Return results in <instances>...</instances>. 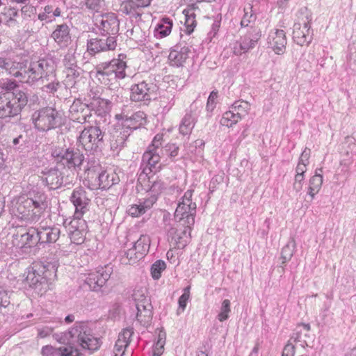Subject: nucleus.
Masks as SVG:
<instances>
[{
  "instance_id": "obj_1",
  "label": "nucleus",
  "mask_w": 356,
  "mask_h": 356,
  "mask_svg": "<svg viewBox=\"0 0 356 356\" xmlns=\"http://www.w3.org/2000/svg\"><path fill=\"white\" fill-rule=\"evenodd\" d=\"M61 337L54 334V338L60 343H67L68 346L54 348L51 346H44L43 356H80L78 347L91 351L97 350L101 345L99 339L92 334L91 330L84 323H76L67 332L62 333Z\"/></svg>"
},
{
  "instance_id": "obj_2",
  "label": "nucleus",
  "mask_w": 356,
  "mask_h": 356,
  "mask_svg": "<svg viewBox=\"0 0 356 356\" xmlns=\"http://www.w3.org/2000/svg\"><path fill=\"white\" fill-rule=\"evenodd\" d=\"M10 58L0 57V67L4 69L10 74L20 77V81L33 83L39 79L52 76L54 70V62L51 59H40L31 62L28 67H21Z\"/></svg>"
},
{
  "instance_id": "obj_3",
  "label": "nucleus",
  "mask_w": 356,
  "mask_h": 356,
  "mask_svg": "<svg viewBox=\"0 0 356 356\" xmlns=\"http://www.w3.org/2000/svg\"><path fill=\"white\" fill-rule=\"evenodd\" d=\"M193 190H187L178 202L175 212V218L185 227L181 235L178 236L177 243L184 247L191 238V232L195 223L197 205L192 200Z\"/></svg>"
},
{
  "instance_id": "obj_4",
  "label": "nucleus",
  "mask_w": 356,
  "mask_h": 356,
  "mask_svg": "<svg viewBox=\"0 0 356 356\" xmlns=\"http://www.w3.org/2000/svg\"><path fill=\"white\" fill-rule=\"evenodd\" d=\"M47 197L42 192L29 193L18 198L15 207L22 218L37 220L47 207Z\"/></svg>"
},
{
  "instance_id": "obj_5",
  "label": "nucleus",
  "mask_w": 356,
  "mask_h": 356,
  "mask_svg": "<svg viewBox=\"0 0 356 356\" xmlns=\"http://www.w3.org/2000/svg\"><path fill=\"white\" fill-rule=\"evenodd\" d=\"M25 282L38 295H43L49 289V280L55 273L54 266L49 264L34 262L27 268Z\"/></svg>"
},
{
  "instance_id": "obj_6",
  "label": "nucleus",
  "mask_w": 356,
  "mask_h": 356,
  "mask_svg": "<svg viewBox=\"0 0 356 356\" xmlns=\"http://www.w3.org/2000/svg\"><path fill=\"white\" fill-rule=\"evenodd\" d=\"M126 67L125 62L119 59H113L97 66V77L104 85H113L118 79L125 77Z\"/></svg>"
},
{
  "instance_id": "obj_7",
  "label": "nucleus",
  "mask_w": 356,
  "mask_h": 356,
  "mask_svg": "<svg viewBox=\"0 0 356 356\" xmlns=\"http://www.w3.org/2000/svg\"><path fill=\"white\" fill-rule=\"evenodd\" d=\"M28 95L20 92H0V118L19 115L28 103Z\"/></svg>"
},
{
  "instance_id": "obj_8",
  "label": "nucleus",
  "mask_w": 356,
  "mask_h": 356,
  "mask_svg": "<svg viewBox=\"0 0 356 356\" xmlns=\"http://www.w3.org/2000/svg\"><path fill=\"white\" fill-rule=\"evenodd\" d=\"M42 181L50 189H57L61 186L71 185L75 179V175L72 170L63 168V170L58 167L45 168L42 171Z\"/></svg>"
},
{
  "instance_id": "obj_9",
  "label": "nucleus",
  "mask_w": 356,
  "mask_h": 356,
  "mask_svg": "<svg viewBox=\"0 0 356 356\" xmlns=\"http://www.w3.org/2000/svg\"><path fill=\"white\" fill-rule=\"evenodd\" d=\"M35 127L41 131H47L61 124V116L51 107H46L35 111L32 115Z\"/></svg>"
},
{
  "instance_id": "obj_10",
  "label": "nucleus",
  "mask_w": 356,
  "mask_h": 356,
  "mask_svg": "<svg viewBox=\"0 0 356 356\" xmlns=\"http://www.w3.org/2000/svg\"><path fill=\"white\" fill-rule=\"evenodd\" d=\"M104 132L98 126H88L81 132L78 141L88 152L96 151L103 144Z\"/></svg>"
},
{
  "instance_id": "obj_11",
  "label": "nucleus",
  "mask_w": 356,
  "mask_h": 356,
  "mask_svg": "<svg viewBox=\"0 0 356 356\" xmlns=\"http://www.w3.org/2000/svg\"><path fill=\"white\" fill-rule=\"evenodd\" d=\"M52 156L58 162H62L67 169L70 170L74 168L76 170H81L84 163V156L77 149L68 148L66 149H54Z\"/></svg>"
},
{
  "instance_id": "obj_12",
  "label": "nucleus",
  "mask_w": 356,
  "mask_h": 356,
  "mask_svg": "<svg viewBox=\"0 0 356 356\" xmlns=\"http://www.w3.org/2000/svg\"><path fill=\"white\" fill-rule=\"evenodd\" d=\"M113 269L109 266L99 268L84 275L83 281L92 291H99L110 278Z\"/></svg>"
},
{
  "instance_id": "obj_13",
  "label": "nucleus",
  "mask_w": 356,
  "mask_h": 356,
  "mask_svg": "<svg viewBox=\"0 0 356 356\" xmlns=\"http://www.w3.org/2000/svg\"><path fill=\"white\" fill-rule=\"evenodd\" d=\"M35 233V227H17L12 235V244L19 248L34 246L36 245Z\"/></svg>"
},
{
  "instance_id": "obj_14",
  "label": "nucleus",
  "mask_w": 356,
  "mask_h": 356,
  "mask_svg": "<svg viewBox=\"0 0 356 356\" xmlns=\"http://www.w3.org/2000/svg\"><path fill=\"white\" fill-rule=\"evenodd\" d=\"M117 46V41L113 36L102 35L101 37L91 38L87 42V51L95 55L102 51L114 50Z\"/></svg>"
},
{
  "instance_id": "obj_15",
  "label": "nucleus",
  "mask_w": 356,
  "mask_h": 356,
  "mask_svg": "<svg viewBox=\"0 0 356 356\" xmlns=\"http://www.w3.org/2000/svg\"><path fill=\"white\" fill-rule=\"evenodd\" d=\"M70 201L75 207L74 217L83 218V215L88 211L90 200L83 187L79 186L74 189L70 196Z\"/></svg>"
},
{
  "instance_id": "obj_16",
  "label": "nucleus",
  "mask_w": 356,
  "mask_h": 356,
  "mask_svg": "<svg viewBox=\"0 0 356 356\" xmlns=\"http://www.w3.org/2000/svg\"><path fill=\"white\" fill-rule=\"evenodd\" d=\"M86 221L82 218H75L70 222L68 227V234L72 243L80 245L82 244L87 233Z\"/></svg>"
},
{
  "instance_id": "obj_17",
  "label": "nucleus",
  "mask_w": 356,
  "mask_h": 356,
  "mask_svg": "<svg viewBox=\"0 0 356 356\" xmlns=\"http://www.w3.org/2000/svg\"><path fill=\"white\" fill-rule=\"evenodd\" d=\"M69 111L70 119L81 124L90 122L92 117V111L89 106L79 99L74 101Z\"/></svg>"
},
{
  "instance_id": "obj_18",
  "label": "nucleus",
  "mask_w": 356,
  "mask_h": 356,
  "mask_svg": "<svg viewBox=\"0 0 356 356\" xmlns=\"http://www.w3.org/2000/svg\"><path fill=\"white\" fill-rule=\"evenodd\" d=\"M310 28L311 26L309 22H296L293 27L294 42L300 46L309 44L312 40Z\"/></svg>"
},
{
  "instance_id": "obj_19",
  "label": "nucleus",
  "mask_w": 356,
  "mask_h": 356,
  "mask_svg": "<svg viewBox=\"0 0 356 356\" xmlns=\"http://www.w3.org/2000/svg\"><path fill=\"white\" fill-rule=\"evenodd\" d=\"M36 245L55 243L59 238L60 231L57 227L39 226L35 228Z\"/></svg>"
},
{
  "instance_id": "obj_20",
  "label": "nucleus",
  "mask_w": 356,
  "mask_h": 356,
  "mask_svg": "<svg viewBox=\"0 0 356 356\" xmlns=\"http://www.w3.org/2000/svg\"><path fill=\"white\" fill-rule=\"evenodd\" d=\"M268 43L276 54H283L287 43L285 32L281 29L272 30L268 37Z\"/></svg>"
},
{
  "instance_id": "obj_21",
  "label": "nucleus",
  "mask_w": 356,
  "mask_h": 356,
  "mask_svg": "<svg viewBox=\"0 0 356 356\" xmlns=\"http://www.w3.org/2000/svg\"><path fill=\"white\" fill-rule=\"evenodd\" d=\"M154 88L153 83L146 81L135 84L131 88V99L134 102L149 100Z\"/></svg>"
},
{
  "instance_id": "obj_22",
  "label": "nucleus",
  "mask_w": 356,
  "mask_h": 356,
  "mask_svg": "<svg viewBox=\"0 0 356 356\" xmlns=\"http://www.w3.org/2000/svg\"><path fill=\"white\" fill-rule=\"evenodd\" d=\"M147 290L145 286H137L134 288L132 298L137 312H151L152 306L147 296Z\"/></svg>"
},
{
  "instance_id": "obj_23",
  "label": "nucleus",
  "mask_w": 356,
  "mask_h": 356,
  "mask_svg": "<svg viewBox=\"0 0 356 356\" xmlns=\"http://www.w3.org/2000/svg\"><path fill=\"white\" fill-rule=\"evenodd\" d=\"M152 0H126L120 6L121 11L127 15L140 17V11L149 6Z\"/></svg>"
},
{
  "instance_id": "obj_24",
  "label": "nucleus",
  "mask_w": 356,
  "mask_h": 356,
  "mask_svg": "<svg viewBox=\"0 0 356 356\" xmlns=\"http://www.w3.org/2000/svg\"><path fill=\"white\" fill-rule=\"evenodd\" d=\"M190 48L188 46H182L181 44L175 45L171 49L168 56L170 65L176 67L183 66L188 58Z\"/></svg>"
},
{
  "instance_id": "obj_25",
  "label": "nucleus",
  "mask_w": 356,
  "mask_h": 356,
  "mask_svg": "<svg viewBox=\"0 0 356 356\" xmlns=\"http://www.w3.org/2000/svg\"><path fill=\"white\" fill-rule=\"evenodd\" d=\"M261 36L260 29H254L251 32H249L243 38L239 44V49L236 47L234 48L235 54H241L242 52H246L249 49H252L256 45L258 40Z\"/></svg>"
},
{
  "instance_id": "obj_26",
  "label": "nucleus",
  "mask_w": 356,
  "mask_h": 356,
  "mask_svg": "<svg viewBox=\"0 0 356 356\" xmlns=\"http://www.w3.org/2000/svg\"><path fill=\"white\" fill-rule=\"evenodd\" d=\"M119 177L114 172L102 171L95 179V183L90 187L92 190L95 188L106 189L119 181Z\"/></svg>"
},
{
  "instance_id": "obj_27",
  "label": "nucleus",
  "mask_w": 356,
  "mask_h": 356,
  "mask_svg": "<svg viewBox=\"0 0 356 356\" xmlns=\"http://www.w3.org/2000/svg\"><path fill=\"white\" fill-rule=\"evenodd\" d=\"M160 161L159 152H152V150H147L143 155V164L145 166L143 170V172L148 175L151 172H156L159 167L156 166Z\"/></svg>"
},
{
  "instance_id": "obj_28",
  "label": "nucleus",
  "mask_w": 356,
  "mask_h": 356,
  "mask_svg": "<svg viewBox=\"0 0 356 356\" xmlns=\"http://www.w3.org/2000/svg\"><path fill=\"white\" fill-rule=\"evenodd\" d=\"M51 37L60 47H67L71 42L69 26L65 24L57 25Z\"/></svg>"
},
{
  "instance_id": "obj_29",
  "label": "nucleus",
  "mask_w": 356,
  "mask_h": 356,
  "mask_svg": "<svg viewBox=\"0 0 356 356\" xmlns=\"http://www.w3.org/2000/svg\"><path fill=\"white\" fill-rule=\"evenodd\" d=\"M146 123V115L143 111H138L131 116H126L123 120L122 127L126 130L137 129Z\"/></svg>"
},
{
  "instance_id": "obj_30",
  "label": "nucleus",
  "mask_w": 356,
  "mask_h": 356,
  "mask_svg": "<svg viewBox=\"0 0 356 356\" xmlns=\"http://www.w3.org/2000/svg\"><path fill=\"white\" fill-rule=\"evenodd\" d=\"M99 24V29L106 33V35H115L118 32L119 22L113 15L102 16Z\"/></svg>"
},
{
  "instance_id": "obj_31",
  "label": "nucleus",
  "mask_w": 356,
  "mask_h": 356,
  "mask_svg": "<svg viewBox=\"0 0 356 356\" xmlns=\"http://www.w3.org/2000/svg\"><path fill=\"white\" fill-rule=\"evenodd\" d=\"M196 119V114L191 110L190 111V112L186 113V114L182 118L181 124L179 125V132L182 135L190 134L195 126Z\"/></svg>"
},
{
  "instance_id": "obj_32",
  "label": "nucleus",
  "mask_w": 356,
  "mask_h": 356,
  "mask_svg": "<svg viewBox=\"0 0 356 356\" xmlns=\"http://www.w3.org/2000/svg\"><path fill=\"white\" fill-rule=\"evenodd\" d=\"M129 136L130 132L124 129L120 132L115 131V134L113 136V139L111 142V148L113 150L121 149L124 146L126 140Z\"/></svg>"
},
{
  "instance_id": "obj_33",
  "label": "nucleus",
  "mask_w": 356,
  "mask_h": 356,
  "mask_svg": "<svg viewBox=\"0 0 356 356\" xmlns=\"http://www.w3.org/2000/svg\"><path fill=\"white\" fill-rule=\"evenodd\" d=\"M150 239L147 235H141L134 243L133 248L137 251L138 257H143L149 250Z\"/></svg>"
},
{
  "instance_id": "obj_34",
  "label": "nucleus",
  "mask_w": 356,
  "mask_h": 356,
  "mask_svg": "<svg viewBox=\"0 0 356 356\" xmlns=\"http://www.w3.org/2000/svg\"><path fill=\"white\" fill-rule=\"evenodd\" d=\"M323 184V176L314 175L309 182L307 194L311 197V201L314 198L315 195L319 192Z\"/></svg>"
},
{
  "instance_id": "obj_35",
  "label": "nucleus",
  "mask_w": 356,
  "mask_h": 356,
  "mask_svg": "<svg viewBox=\"0 0 356 356\" xmlns=\"http://www.w3.org/2000/svg\"><path fill=\"white\" fill-rule=\"evenodd\" d=\"M296 247V241L293 237H291L287 244L284 246L282 250L281 258L283 260L282 263H286L291 259L293 255Z\"/></svg>"
},
{
  "instance_id": "obj_36",
  "label": "nucleus",
  "mask_w": 356,
  "mask_h": 356,
  "mask_svg": "<svg viewBox=\"0 0 356 356\" xmlns=\"http://www.w3.org/2000/svg\"><path fill=\"white\" fill-rule=\"evenodd\" d=\"M231 109L240 116L241 120L245 116L250 109V104L246 101H236L232 106Z\"/></svg>"
},
{
  "instance_id": "obj_37",
  "label": "nucleus",
  "mask_w": 356,
  "mask_h": 356,
  "mask_svg": "<svg viewBox=\"0 0 356 356\" xmlns=\"http://www.w3.org/2000/svg\"><path fill=\"white\" fill-rule=\"evenodd\" d=\"M241 120L240 116L235 113L232 109L225 112L221 120L220 124L222 126L232 127Z\"/></svg>"
},
{
  "instance_id": "obj_38",
  "label": "nucleus",
  "mask_w": 356,
  "mask_h": 356,
  "mask_svg": "<svg viewBox=\"0 0 356 356\" xmlns=\"http://www.w3.org/2000/svg\"><path fill=\"white\" fill-rule=\"evenodd\" d=\"M172 27V22L168 17L163 18L161 23L159 24L156 29V35L161 38L168 36Z\"/></svg>"
},
{
  "instance_id": "obj_39",
  "label": "nucleus",
  "mask_w": 356,
  "mask_h": 356,
  "mask_svg": "<svg viewBox=\"0 0 356 356\" xmlns=\"http://www.w3.org/2000/svg\"><path fill=\"white\" fill-rule=\"evenodd\" d=\"M1 86L3 90L0 92H10L11 93L20 92L21 94H27L24 90L19 88L15 81L5 80L1 83Z\"/></svg>"
},
{
  "instance_id": "obj_40",
  "label": "nucleus",
  "mask_w": 356,
  "mask_h": 356,
  "mask_svg": "<svg viewBox=\"0 0 356 356\" xmlns=\"http://www.w3.org/2000/svg\"><path fill=\"white\" fill-rule=\"evenodd\" d=\"M134 333L133 327H129L124 328L119 333L118 339L116 341L120 344L128 346L131 342V339Z\"/></svg>"
},
{
  "instance_id": "obj_41",
  "label": "nucleus",
  "mask_w": 356,
  "mask_h": 356,
  "mask_svg": "<svg viewBox=\"0 0 356 356\" xmlns=\"http://www.w3.org/2000/svg\"><path fill=\"white\" fill-rule=\"evenodd\" d=\"M166 268V264L163 260H157L151 267V275L154 280H159L161 273Z\"/></svg>"
},
{
  "instance_id": "obj_42",
  "label": "nucleus",
  "mask_w": 356,
  "mask_h": 356,
  "mask_svg": "<svg viewBox=\"0 0 356 356\" xmlns=\"http://www.w3.org/2000/svg\"><path fill=\"white\" fill-rule=\"evenodd\" d=\"M124 256L125 257L122 258L123 263L129 264H135L137 261L143 258L142 257H138L137 251L133 247L125 252Z\"/></svg>"
},
{
  "instance_id": "obj_43",
  "label": "nucleus",
  "mask_w": 356,
  "mask_h": 356,
  "mask_svg": "<svg viewBox=\"0 0 356 356\" xmlns=\"http://www.w3.org/2000/svg\"><path fill=\"white\" fill-rule=\"evenodd\" d=\"M29 142V136L26 132L24 131L17 137L13 138V145L16 149H23Z\"/></svg>"
},
{
  "instance_id": "obj_44",
  "label": "nucleus",
  "mask_w": 356,
  "mask_h": 356,
  "mask_svg": "<svg viewBox=\"0 0 356 356\" xmlns=\"http://www.w3.org/2000/svg\"><path fill=\"white\" fill-rule=\"evenodd\" d=\"M186 17L185 25L187 28V32L188 34L193 31L195 26H196V21L195 19V15L194 13L189 14L188 11L186 10L183 12Z\"/></svg>"
},
{
  "instance_id": "obj_45",
  "label": "nucleus",
  "mask_w": 356,
  "mask_h": 356,
  "mask_svg": "<svg viewBox=\"0 0 356 356\" xmlns=\"http://www.w3.org/2000/svg\"><path fill=\"white\" fill-rule=\"evenodd\" d=\"M135 318L141 325L147 327L150 325L152 316L150 313H136Z\"/></svg>"
},
{
  "instance_id": "obj_46",
  "label": "nucleus",
  "mask_w": 356,
  "mask_h": 356,
  "mask_svg": "<svg viewBox=\"0 0 356 356\" xmlns=\"http://www.w3.org/2000/svg\"><path fill=\"white\" fill-rule=\"evenodd\" d=\"M56 68V66L54 65V69ZM54 72H55V70H54ZM44 79H46L47 81H51V82L48 84H47L45 86L47 87V88L49 90V92H55L58 89V86L59 85L58 82H55V74H54V72H53L52 74V76H47V77H42L41 78V80L44 81ZM38 80H40V79H39Z\"/></svg>"
},
{
  "instance_id": "obj_47",
  "label": "nucleus",
  "mask_w": 356,
  "mask_h": 356,
  "mask_svg": "<svg viewBox=\"0 0 356 356\" xmlns=\"http://www.w3.org/2000/svg\"><path fill=\"white\" fill-rule=\"evenodd\" d=\"M163 140V135L157 134L154 138L152 143L148 147L147 150H152V152H162L161 151L160 147L161 145V142Z\"/></svg>"
},
{
  "instance_id": "obj_48",
  "label": "nucleus",
  "mask_w": 356,
  "mask_h": 356,
  "mask_svg": "<svg viewBox=\"0 0 356 356\" xmlns=\"http://www.w3.org/2000/svg\"><path fill=\"white\" fill-rule=\"evenodd\" d=\"M104 0H85L86 7L92 10L98 11L104 5Z\"/></svg>"
},
{
  "instance_id": "obj_49",
  "label": "nucleus",
  "mask_w": 356,
  "mask_h": 356,
  "mask_svg": "<svg viewBox=\"0 0 356 356\" xmlns=\"http://www.w3.org/2000/svg\"><path fill=\"white\" fill-rule=\"evenodd\" d=\"M190 297V286H187L184 290V293L179 298V307L182 310H184L186 306V302Z\"/></svg>"
},
{
  "instance_id": "obj_50",
  "label": "nucleus",
  "mask_w": 356,
  "mask_h": 356,
  "mask_svg": "<svg viewBox=\"0 0 356 356\" xmlns=\"http://www.w3.org/2000/svg\"><path fill=\"white\" fill-rule=\"evenodd\" d=\"M156 201V197L155 195H152L149 197L144 200L142 202L139 203V207H141L142 209H144L145 213L150 209L154 204Z\"/></svg>"
},
{
  "instance_id": "obj_51",
  "label": "nucleus",
  "mask_w": 356,
  "mask_h": 356,
  "mask_svg": "<svg viewBox=\"0 0 356 356\" xmlns=\"http://www.w3.org/2000/svg\"><path fill=\"white\" fill-rule=\"evenodd\" d=\"M127 346L120 344L118 342H115L113 356H130L129 354L126 353V348Z\"/></svg>"
},
{
  "instance_id": "obj_52",
  "label": "nucleus",
  "mask_w": 356,
  "mask_h": 356,
  "mask_svg": "<svg viewBox=\"0 0 356 356\" xmlns=\"http://www.w3.org/2000/svg\"><path fill=\"white\" fill-rule=\"evenodd\" d=\"M178 147H177L175 144H168L165 146L163 149H161L162 154L165 152L166 154H168L171 158H174L178 154Z\"/></svg>"
},
{
  "instance_id": "obj_53",
  "label": "nucleus",
  "mask_w": 356,
  "mask_h": 356,
  "mask_svg": "<svg viewBox=\"0 0 356 356\" xmlns=\"http://www.w3.org/2000/svg\"><path fill=\"white\" fill-rule=\"evenodd\" d=\"M127 212L130 216L133 217H138L145 213L144 209H142L141 207H139V204L130 206Z\"/></svg>"
},
{
  "instance_id": "obj_54",
  "label": "nucleus",
  "mask_w": 356,
  "mask_h": 356,
  "mask_svg": "<svg viewBox=\"0 0 356 356\" xmlns=\"http://www.w3.org/2000/svg\"><path fill=\"white\" fill-rule=\"evenodd\" d=\"M10 304L9 297L6 291L2 290L0 287V309L6 308Z\"/></svg>"
},
{
  "instance_id": "obj_55",
  "label": "nucleus",
  "mask_w": 356,
  "mask_h": 356,
  "mask_svg": "<svg viewBox=\"0 0 356 356\" xmlns=\"http://www.w3.org/2000/svg\"><path fill=\"white\" fill-rule=\"evenodd\" d=\"M251 10V8H248ZM245 14L243 15V17L241 20V24L243 26H248L249 23H250L252 21L254 20L255 17L251 13V11L248 13V11L246 10V8L244 9Z\"/></svg>"
},
{
  "instance_id": "obj_56",
  "label": "nucleus",
  "mask_w": 356,
  "mask_h": 356,
  "mask_svg": "<svg viewBox=\"0 0 356 356\" xmlns=\"http://www.w3.org/2000/svg\"><path fill=\"white\" fill-rule=\"evenodd\" d=\"M218 97V92L212 91L207 100V108L208 110H213L215 106V102Z\"/></svg>"
},
{
  "instance_id": "obj_57",
  "label": "nucleus",
  "mask_w": 356,
  "mask_h": 356,
  "mask_svg": "<svg viewBox=\"0 0 356 356\" xmlns=\"http://www.w3.org/2000/svg\"><path fill=\"white\" fill-rule=\"evenodd\" d=\"M295 354V346L288 343L284 348L282 356H293Z\"/></svg>"
},
{
  "instance_id": "obj_58",
  "label": "nucleus",
  "mask_w": 356,
  "mask_h": 356,
  "mask_svg": "<svg viewBox=\"0 0 356 356\" xmlns=\"http://www.w3.org/2000/svg\"><path fill=\"white\" fill-rule=\"evenodd\" d=\"M310 152H311L310 149L309 148L306 147L304 149V151L302 152L298 162L308 164L309 159L310 156Z\"/></svg>"
},
{
  "instance_id": "obj_59",
  "label": "nucleus",
  "mask_w": 356,
  "mask_h": 356,
  "mask_svg": "<svg viewBox=\"0 0 356 356\" xmlns=\"http://www.w3.org/2000/svg\"><path fill=\"white\" fill-rule=\"evenodd\" d=\"M165 343L159 345V342L156 341L153 348V356H161L163 352Z\"/></svg>"
},
{
  "instance_id": "obj_60",
  "label": "nucleus",
  "mask_w": 356,
  "mask_h": 356,
  "mask_svg": "<svg viewBox=\"0 0 356 356\" xmlns=\"http://www.w3.org/2000/svg\"><path fill=\"white\" fill-rule=\"evenodd\" d=\"M156 330L159 331V333H158V338H157V341L159 342V345L161 344V343H165V339H166V333L163 330V328H161V329H157Z\"/></svg>"
},
{
  "instance_id": "obj_61",
  "label": "nucleus",
  "mask_w": 356,
  "mask_h": 356,
  "mask_svg": "<svg viewBox=\"0 0 356 356\" xmlns=\"http://www.w3.org/2000/svg\"><path fill=\"white\" fill-rule=\"evenodd\" d=\"M52 332V330L49 327H44L38 330V336L41 338H44Z\"/></svg>"
},
{
  "instance_id": "obj_62",
  "label": "nucleus",
  "mask_w": 356,
  "mask_h": 356,
  "mask_svg": "<svg viewBox=\"0 0 356 356\" xmlns=\"http://www.w3.org/2000/svg\"><path fill=\"white\" fill-rule=\"evenodd\" d=\"M307 164L298 162L296 171L297 174L304 175L307 171Z\"/></svg>"
},
{
  "instance_id": "obj_63",
  "label": "nucleus",
  "mask_w": 356,
  "mask_h": 356,
  "mask_svg": "<svg viewBox=\"0 0 356 356\" xmlns=\"http://www.w3.org/2000/svg\"><path fill=\"white\" fill-rule=\"evenodd\" d=\"M163 188V184L160 181H154L151 187V190L154 192H158Z\"/></svg>"
},
{
  "instance_id": "obj_64",
  "label": "nucleus",
  "mask_w": 356,
  "mask_h": 356,
  "mask_svg": "<svg viewBox=\"0 0 356 356\" xmlns=\"http://www.w3.org/2000/svg\"><path fill=\"white\" fill-rule=\"evenodd\" d=\"M230 302L229 300H225L222 304V312H229L230 311Z\"/></svg>"
}]
</instances>
